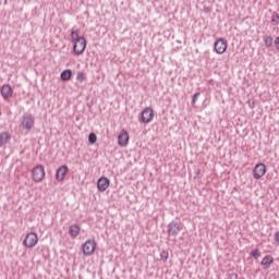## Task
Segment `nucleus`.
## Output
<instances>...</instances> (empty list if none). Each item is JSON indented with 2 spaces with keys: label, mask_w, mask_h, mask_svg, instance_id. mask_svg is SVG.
I'll use <instances>...</instances> for the list:
<instances>
[{
  "label": "nucleus",
  "mask_w": 279,
  "mask_h": 279,
  "mask_svg": "<svg viewBox=\"0 0 279 279\" xmlns=\"http://www.w3.org/2000/svg\"><path fill=\"white\" fill-rule=\"evenodd\" d=\"M81 228L78 225H72L69 228V234L72 239H77L80 236Z\"/></svg>",
  "instance_id": "15"
},
{
  "label": "nucleus",
  "mask_w": 279,
  "mask_h": 279,
  "mask_svg": "<svg viewBox=\"0 0 279 279\" xmlns=\"http://www.w3.org/2000/svg\"><path fill=\"white\" fill-rule=\"evenodd\" d=\"M10 133L3 132L0 134V145H8L10 143Z\"/></svg>",
  "instance_id": "17"
},
{
  "label": "nucleus",
  "mask_w": 279,
  "mask_h": 279,
  "mask_svg": "<svg viewBox=\"0 0 279 279\" xmlns=\"http://www.w3.org/2000/svg\"><path fill=\"white\" fill-rule=\"evenodd\" d=\"M271 22L274 23V25H278V23H279V15L278 14L272 15Z\"/></svg>",
  "instance_id": "23"
},
{
  "label": "nucleus",
  "mask_w": 279,
  "mask_h": 279,
  "mask_svg": "<svg viewBox=\"0 0 279 279\" xmlns=\"http://www.w3.org/2000/svg\"><path fill=\"white\" fill-rule=\"evenodd\" d=\"M71 41L73 43V52L75 56H82L86 51V38L82 36L80 28H72L70 33Z\"/></svg>",
  "instance_id": "1"
},
{
  "label": "nucleus",
  "mask_w": 279,
  "mask_h": 279,
  "mask_svg": "<svg viewBox=\"0 0 279 279\" xmlns=\"http://www.w3.org/2000/svg\"><path fill=\"white\" fill-rule=\"evenodd\" d=\"M66 173H69L68 166H61L56 171V180L57 182H64V178H66Z\"/></svg>",
  "instance_id": "9"
},
{
  "label": "nucleus",
  "mask_w": 279,
  "mask_h": 279,
  "mask_svg": "<svg viewBox=\"0 0 279 279\" xmlns=\"http://www.w3.org/2000/svg\"><path fill=\"white\" fill-rule=\"evenodd\" d=\"M46 175L47 173L45 172V167L43 165H37L31 170V179L35 184H40Z\"/></svg>",
  "instance_id": "2"
},
{
  "label": "nucleus",
  "mask_w": 279,
  "mask_h": 279,
  "mask_svg": "<svg viewBox=\"0 0 279 279\" xmlns=\"http://www.w3.org/2000/svg\"><path fill=\"white\" fill-rule=\"evenodd\" d=\"M275 47L279 50V36L275 39Z\"/></svg>",
  "instance_id": "25"
},
{
  "label": "nucleus",
  "mask_w": 279,
  "mask_h": 279,
  "mask_svg": "<svg viewBox=\"0 0 279 279\" xmlns=\"http://www.w3.org/2000/svg\"><path fill=\"white\" fill-rule=\"evenodd\" d=\"M21 125L23 130H32L34 128V118L32 114L24 116Z\"/></svg>",
  "instance_id": "10"
},
{
  "label": "nucleus",
  "mask_w": 279,
  "mask_h": 279,
  "mask_svg": "<svg viewBox=\"0 0 279 279\" xmlns=\"http://www.w3.org/2000/svg\"><path fill=\"white\" fill-rule=\"evenodd\" d=\"M265 173H267V166L265 163H257L253 169V178L254 180H260L265 178Z\"/></svg>",
  "instance_id": "6"
},
{
  "label": "nucleus",
  "mask_w": 279,
  "mask_h": 279,
  "mask_svg": "<svg viewBox=\"0 0 279 279\" xmlns=\"http://www.w3.org/2000/svg\"><path fill=\"white\" fill-rule=\"evenodd\" d=\"M274 239H275L276 243H278V245H279V231H277L275 233Z\"/></svg>",
  "instance_id": "24"
},
{
  "label": "nucleus",
  "mask_w": 279,
  "mask_h": 279,
  "mask_svg": "<svg viewBox=\"0 0 279 279\" xmlns=\"http://www.w3.org/2000/svg\"><path fill=\"white\" fill-rule=\"evenodd\" d=\"M142 123H151L154 121V109L146 107L141 113Z\"/></svg>",
  "instance_id": "7"
},
{
  "label": "nucleus",
  "mask_w": 279,
  "mask_h": 279,
  "mask_svg": "<svg viewBox=\"0 0 279 279\" xmlns=\"http://www.w3.org/2000/svg\"><path fill=\"white\" fill-rule=\"evenodd\" d=\"M76 80H77V82H85V80H86V73H84V72H78L77 75H76Z\"/></svg>",
  "instance_id": "20"
},
{
  "label": "nucleus",
  "mask_w": 279,
  "mask_h": 279,
  "mask_svg": "<svg viewBox=\"0 0 279 279\" xmlns=\"http://www.w3.org/2000/svg\"><path fill=\"white\" fill-rule=\"evenodd\" d=\"M14 90L12 89V86L4 84L1 88V95L4 99H9V97H12V94Z\"/></svg>",
  "instance_id": "13"
},
{
  "label": "nucleus",
  "mask_w": 279,
  "mask_h": 279,
  "mask_svg": "<svg viewBox=\"0 0 279 279\" xmlns=\"http://www.w3.org/2000/svg\"><path fill=\"white\" fill-rule=\"evenodd\" d=\"M236 278H238L236 274L231 275V279H236Z\"/></svg>",
  "instance_id": "27"
},
{
  "label": "nucleus",
  "mask_w": 279,
  "mask_h": 279,
  "mask_svg": "<svg viewBox=\"0 0 279 279\" xmlns=\"http://www.w3.org/2000/svg\"><path fill=\"white\" fill-rule=\"evenodd\" d=\"M82 252L85 256H93L97 252V241L95 239L86 240L82 245Z\"/></svg>",
  "instance_id": "3"
},
{
  "label": "nucleus",
  "mask_w": 279,
  "mask_h": 279,
  "mask_svg": "<svg viewBox=\"0 0 279 279\" xmlns=\"http://www.w3.org/2000/svg\"><path fill=\"white\" fill-rule=\"evenodd\" d=\"M130 143V133L128 131L122 130L118 135V145L119 147H128Z\"/></svg>",
  "instance_id": "8"
},
{
  "label": "nucleus",
  "mask_w": 279,
  "mask_h": 279,
  "mask_svg": "<svg viewBox=\"0 0 279 279\" xmlns=\"http://www.w3.org/2000/svg\"><path fill=\"white\" fill-rule=\"evenodd\" d=\"M88 143L89 145H95L97 143V134L90 133L88 135Z\"/></svg>",
  "instance_id": "18"
},
{
  "label": "nucleus",
  "mask_w": 279,
  "mask_h": 279,
  "mask_svg": "<svg viewBox=\"0 0 279 279\" xmlns=\"http://www.w3.org/2000/svg\"><path fill=\"white\" fill-rule=\"evenodd\" d=\"M182 230V226L178 222H171L168 226V234L169 236H178L180 234V231Z\"/></svg>",
  "instance_id": "11"
},
{
  "label": "nucleus",
  "mask_w": 279,
  "mask_h": 279,
  "mask_svg": "<svg viewBox=\"0 0 279 279\" xmlns=\"http://www.w3.org/2000/svg\"><path fill=\"white\" fill-rule=\"evenodd\" d=\"M251 256H253V258H259L260 252L258 251V248L251 251Z\"/></svg>",
  "instance_id": "22"
},
{
  "label": "nucleus",
  "mask_w": 279,
  "mask_h": 279,
  "mask_svg": "<svg viewBox=\"0 0 279 279\" xmlns=\"http://www.w3.org/2000/svg\"><path fill=\"white\" fill-rule=\"evenodd\" d=\"M109 187H110V179L106 177H101L97 183L98 191L104 193V191H108Z\"/></svg>",
  "instance_id": "12"
},
{
  "label": "nucleus",
  "mask_w": 279,
  "mask_h": 279,
  "mask_svg": "<svg viewBox=\"0 0 279 279\" xmlns=\"http://www.w3.org/2000/svg\"><path fill=\"white\" fill-rule=\"evenodd\" d=\"M264 43L266 47H271V45H274V38H271V36L265 37Z\"/></svg>",
  "instance_id": "21"
},
{
  "label": "nucleus",
  "mask_w": 279,
  "mask_h": 279,
  "mask_svg": "<svg viewBox=\"0 0 279 279\" xmlns=\"http://www.w3.org/2000/svg\"><path fill=\"white\" fill-rule=\"evenodd\" d=\"M214 51L218 56H223V53L228 51V40H226L225 38L216 39V41L214 43Z\"/></svg>",
  "instance_id": "5"
},
{
  "label": "nucleus",
  "mask_w": 279,
  "mask_h": 279,
  "mask_svg": "<svg viewBox=\"0 0 279 279\" xmlns=\"http://www.w3.org/2000/svg\"><path fill=\"white\" fill-rule=\"evenodd\" d=\"M198 95H199V93H196V94L193 96L192 104H195V102L197 101Z\"/></svg>",
  "instance_id": "26"
},
{
  "label": "nucleus",
  "mask_w": 279,
  "mask_h": 279,
  "mask_svg": "<svg viewBox=\"0 0 279 279\" xmlns=\"http://www.w3.org/2000/svg\"><path fill=\"white\" fill-rule=\"evenodd\" d=\"M260 265L264 269H269V267H271V265H274V256L271 255H266L262 262Z\"/></svg>",
  "instance_id": "14"
},
{
  "label": "nucleus",
  "mask_w": 279,
  "mask_h": 279,
  "mask_svg": "<svg viewBox=\"0 0 279 279\" xmlns=\"http://www.w3.org/2000/svg\"><path fill=\"white\" fill-rule=\"evenodd\" d=\"M23 245L26 250H34L38 245V234L35 232L27 233L23 240Z\"/></svg>",
  "instance_id": "4"
},
{
  "label": "nucleus",
  "mask_w": 279,
  "mask_h": 279,
  "mask_svg": "<svg viewBox=\"0 0 279 279\" xmlns=\"http://www.w3.org/2000/svg\"><path fill=\"white\" fill-rule=\"evenodd\" d=\"M160 258H161V260H163V263H167V260H169V252L168 251H162L160 253Z\"/></svg>",
  "instance_id": "19"
},
{
  "label": "nucleus",
  "mask_w": 279,
  "mask_h": 279,
  "mask_svg": "<svg viewBox=\"0 0 279 279\" xmlns=\"http://www.w3.org/2000/svg\"><path fill=\"white\" fill-rule=\"evenodd\" d=\"M62 82H69V80H71V77H73V71L71 70H64L63 72H61L60 75Z\"/></svg>",
  "instance_id": "16"
}]
</instances>
